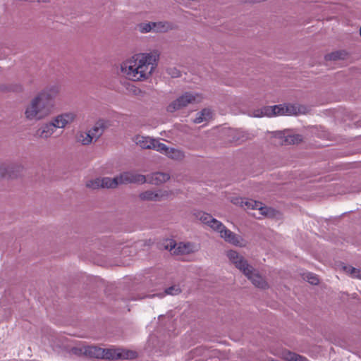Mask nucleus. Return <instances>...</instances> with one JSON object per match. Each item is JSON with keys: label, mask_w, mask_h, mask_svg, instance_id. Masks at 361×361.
<instances>
[{"label": "nucleus", "mask_w": 361, "mask_h": 361, "mask_svg": "<svg viewBox=\"0 0 361 361\" xmlns=\"http://www.w3.org/2000/svg\"><path fill=\"white\" fill-rule=\"evenodd\" d=\"M159 58L157 51L135 54L121 64V71L130 80H146L155 70Z\"/></svg>", "instance_id": "1"}, {"label": "nucleus", "mask_w": 361, "mask_h": 361, "mask_svg": "<svg viewBox=\"0 0 361 361\" xmlns=\"http://www.w3.org/2000/svg\"><path fill=\"white\" fill-rule=\"evenodd\" d=\"M227 257L230 262L239 269L257 288L266 289L269 287L268 283L259 274L258 271L250 265L243 256L235 250L227 252Z\"/></svg>", "instance_id": "2"}, {"label": "nucleus", "mask_w": 361, "mask_h": 361, "mask_svg": "<svg viewBox=\"0 0 361 361\" xmlns=\"http://www.w3.org/2000/svg\"><path fill=\"white\" fill-rule=\"evenodd\" d=\"M195 215L201 222L219 233L220 237L226 242L235 246L243 247L245 245L244 240L240 235L228 229L221 221L213 218L209 214L197 212Z\"/></svg>", "instance_id": "3"}, {"label": "nucleus", "mask_w": 361, "mask_h": 361, "mask_svg": "<svg viewBox=\"0 0 361 361\" xmlns=\"http://www.w3.org/2000/svg\"><path fill=\"white\" fill-rule=\"evenodd\" d=\"M305 108L297 104H284L272 106H264L255 110L252 112L254 117L274 116H293L305 113Z\"/></svg>", "instance_id": "4"}, {"label": "nucleus", "mask_w": 361, "mask_h": 361, "mask_svg": "<svg viewBox=\"0 0 361 361\" xmlns=\"http://www.w3.org/2000/svg\"><path fill=\"white\" fill-rule=\"evenodd\" d=\"M52 111L51 106L37 94L25 106L24 114L27 121H39L47 118Z\"/></svg>", "instance_id": "5"}, {"label": "nucleus", "mask_w": 361, "mask_h": 361, "mask_svg": "<svg viewBox=\"0 0 361 361\" xmlns=\"http://www.w3.org/2000/svg\"><path fill=\"white\" fill-rule=\"evenodd\" d=\"M202 100L203 96L202 94L194 92H187L170 103L167 106V111L173 113L186 107L189 104L200 103Z\"/></svg>", "instance_id": "6"}, {"label": "nucleus", "mask_w": 361, "mask_h": 361, "mask_svg": "<svg viewBox=\"0 0 361 361\" xmlns=\"http://www.w3.org/2000/svg\"><path fill=\"white\" fill-rule=\"evenodd\" d=\"M232 202L235 204L240 205L245 209L258 210L259 214L261 216H271L274 213V209L271 208L264 206L262 202L253 200L236 197L232 200Z\"/></svg>", "instance_id": "7"}, {"label": "nucleus", "mask_w": 361, "mask_h": 361, "mask_svg": "<svg viewBox=\"0 0 361 361\" xmlns=\"http://www.w3.org/2000/svg\"><path fill=\"white\" fill-rule=\"evenodd\" d=\"M75 355H85L91 358H102L111 360V355H109L110 348L104 349L97 346H82L74 348L72 350Z\"/></svg>", "instance_id": "8"}, {"label": "nucleus", "mask_w": 361, "mask_h": 361, "mask_svg": "<svg viewBox=\"0 0 361 361\" xmlns=\"http://www.w3.org/2000/svg\"><path fill=\"white\" fill-rule=\"evenodd\" d=\"M165 248L169 250L173 255H188L197 252L199 247L189 242H181L176 244L173 240H167Z\"/></svg>", "instance_id": "9"}, {"label": "nucleus", "mask_w": 361, "mask_h": 361, "mask_svg": "<svg viewBox=\"0 0 361 361\" xmlns=\"http://www.w3.org/2000/svg\"><path fill=\"white\" fill-rule=\"evenodd\" d=\"M132 140L137 146L144 149H154L158 152L164 149L159 139L149 136L137 134Z\"/></svg>", "instance_id": "10"}, {"label": "nucleus", "mask_w": 361, "mask_h": 361, "mask_svg": "<svg viewBox=\"0 0 361 361\" xmlns=\"http://www.w3.org/2000/svg\"><path fill=\"white\" fill-rule=\"evenodd\" d=\"M178 191L173 192L172 190H146L139 195L140 200L144 201L159 202L170 198L172 195L178 194Z\"/></svg>", "instance_id": "11"}, {"label": "nucleus", "mask_w": 361, "mask_h": 361, "mask_svg": "<svg viewBox=\"0 0 361 361\" xmlns=\"http://www.w3.org/2000/svg\"><path fill=\"white\" fill-rule=\"evenodd\" d=\"M77 118V114L73 111H64L51 118L56 129H65L71 126Z\"/></svg>", "instance_id": "12"}, {"label": "nucleus", "mask_w": 361, "mask_h": 361, "mask_svg": "<svg viewBox=\"0 0 361 361\" xmlns=\"http://www.w3.org/2000/svg\"><path fill=\"white\" fill-rule=\"evenodd\" d=\"M119 185L129 183H144L146 178L144 175L140 174L133 171H125L118 176Z\"/></svg>", "instance_id": "13"}, {"label": "nucleus", "mask_w": 361, "mask_h": 361, "mask_svg": "<svg viewBox=\"0 0 361 361\" xmlns=\"http://www.w3.org/2000/svg\"><path fill=\"white\" fill-rule=\"evenodd\" d=\"M60 92V87L57 85H50L40 92L37 95L47 104L51 106V109L54 108V100Z\"/></svg>", "instance_id": "14"}, {"label": "nucleus", "mask_w": 361, "mask_h": 361, "mask_svg": "<svg viewBox=\"0 0 361 361\" xmlns=\"http://www.w3.org/2000/svg\"><path fill=\"white\" fill-rule=\"evenodd\" d=\"M23 166L18 162H4L0 164V171L2 178H13L20 172Z\"/></svg>", "instance_id": "15"}, {"label": "nucleus", "mask_w": 361, "mask_h": 361, "mask_svg": "<svg viewBox=\"0 0 361 361\" xmlns=\"http://www.w3.org/2000/svg\"><path fill=\"white\" fill-rule=\"evenodd\" d=\"M52 121L43 123L36 131V135L41 139L50 138L56 131Z\"/></svg>", "instance_id": "16"}, {"label": "nucleus", "mask_w": 361, "mask_h": 361, "mask_svg": "<svg viewBox=\"0 0 361 361\" xmlns=\"http://www.w3.org/2000/svg\"><path fill=\"white\" fill-rule=\"evenodd\" d=\"M109 126V122L107 120H98L92 128L88 130L92 139L97 141L104 133L105 129Z\"/></svg>", "instance_id": "17"}, {"label": "nucleus", "mask_w": 361, "mask_h": 361, "mask_svg": "<svg viewBox=\"0 0 361 361\" xmlns=\"http://www.w3.org/2000/svg\"><path fill=\"white\" fill-rule=\"evenodd\" d=\"M109 353L111 355V360L133 359L137 356L136 352L123 348H110Z\"/></svg>", "instance_id": "18"}, {"label": "nucleus", "mask_w": 361, "mask_h": 361, "mask_svg": "<svg viewBox=\"0 0 361 361\" xmlns=\"http://www.w3.org/2000/svg\"><path fill=\"white\" fill-rule=\"evenodd\" d=\"M161 145L164 146V149L161 151H158L159 152L165 154L172 159L180 160L183 159L184 153L182 151L175 148H169L164 143H161Z\"/></svg>", "instance_id": "19"}, {"label": "nucleus", "mask_w": 361, "mask_h": 361, "mask_svg": "<svg viewBox=\"0 0 361 361\" xmlns=\"http://www.w3.org/2000/svg\"><path fill=\"white\" fill-rule=\"evenodd\" d=\"M76 140L82 145H88L94 141L89 131L78 132L76 135Z\"/></svg>", "instance_id": "20"}, {"label": "nucleus", "mask_w": 361, "mask_h": 361, "mask_svg": "<svg viewBox=\"0 0 361 361\" xmlns=\"http://www.w3.org/2000/svg\"><path fill=\"white\" fill-rule=\"evenodd\" d=\"M153 32H165L172 29V25L169 22L158 21L153 22Z\"/></svg>", "instance_id": "21"}, {"label": "nucleus", "mask_w": 361, "mask_h": 361, "mask_svg": "<svg viewBox=\"0 0 361 361\" xmlns=\"http://www.w3.org/2000/svg\"><path fill=\"white\" fill-rule=\"evenodd\" d=\"M212 117V111L208 109H204L202 111L197 114L193 122L195 123H201L204 121H209Z\"/></svg>", "instance_id": "22"}, {"label": "nucleus", "mask_w": 361, "mask_h": 361, "mask_svg": "<svg viewBox=\"0 0 361 361\" xmlns=\"http://www.w3.org/2000/svg\"><path fill=\"white\" fill-rule=\"evenodd\" d=\"M118 185V176L114 178H102V188H116Z\"/></svg>", "instance_id": "23"}, {"label": "nucleus", "mask_w": 361, "mask_h": 361, "mask_svg": "<svg viewBox=\"0 0 361 361\" xmlns=\"http://www.w3.org/2000/svg\"><path fill=\"white\" fill-rule=\"evenodd\" d=\"M282 357L286 361H308L306 357L288 350L283 353Z\"/></svg>", "instance_id": "24"}, {"label": "nucleus", "mask_w": 361, "mask_h": 361, "mask_svg": "<svg viewBox=\"0 0 361 361\" xmlns=\"http://www.w3.org/2000/svg\"><path fill=\"white\" fill-rule=\"evenodd\" d=\"M169 178L170 176L168 173L157 172L152 174V182L154 184L158 185L167 181Z\"/></svg>", "instance_id": "25"}, {"label": "nucleus", "mask_w": 361, "mask_h": 361, "mask_svg": "<svg viewBox=\"0 0 361 361\" xmlns=\"http://www.w3.org/2000/svg\"><path fill=\"white\" fill-rule=\"evenodd\" d=\"M347 56V52L345 51H336L326 55V60L336 61L338 59H344Z\"/></svg>", "instance_id": "26"}, {"label": "nucleus", "mask_w": 361, "mask_h": 361, "mask_svg": "<svg viewBox=\"0 0 361 361\" xmlns=\"http://www.w3.org/2000/svg\"><path fill=\"white\" fill-rule=\"evenodd\" d=\"M181 290L178 286H172L168 288H166L164 291V293H161L157 295H153L152 297L157 295L159 298H163L166 295H176L180 293Z\"/></svg>", "instance_id": "27"}, {"label": "nucleus", "mask_w": 361, "mask_h": 361, "mask_svg": "<svg viewBox=\"0 0 361 361\" xmlns=\"http://www.w3.org/2000/svg\"><path fill=\"white\" fill-rule=\"evenodd\" d=\"M152 25H153V22H144L139 23L137 27L141 33H147L153 32V26Z\"/></svg>", "instance_id": "28"}, {"label": "nucleus", "mask_w": 361, "mask_h": 361, "mask_svg": "<svg viewBox=\"0 0 361 361\" xmlns=\"http://www.w3.org/2000/svg\"><path fill=\"white\" fill-rule=\"evenodd\" d=\"M85 185L87 188L93 190L102 188V178L89 180L86 182Z\"/></svg>", "instance_id": "29"}, {"label": "nucleus", "mask_w": 361, "mask_h": 361, "mask_svg": "<svg viewBox=\"0 0 361 361\" xmlns=\"http://www.w3.org/2000/svg\"><path fill=\"white\" fill-rule=\"evenodd\" d=\"M343 269L345 271L350 274L351 276L361 279V269H356L351 266H345Z\"/></svg>", "instance_id": "30"}, {"label": "nucleus", "mask_w": 361, "mask_h": 361, "mask_svg": "<svg viewBox=\"0 0 361 361\" xmlns=\"http://www.w3.org/2000/svg\"><path fill=\"white\" fill-rule=\"evenodd\" d=\"M302 140L300 135H288L285 137V142L289 145H294Z\"/></svg>", "instance_id": "31"}, {"label": "nucleus", "mask_w": 361, "mask_h": 361, "mask_svg": "<svg viewBox=\"0 0 361 361\" xmlns=\"http://www.w3.org/2000/svg\"><path fill=\"white\" fill-rule=\"evenodd\" d=\"M305 279H306L312 285H317L319 283V279L316 274L312 273H307L305 275Z\"/></svg>", "instance_id": "32"}, {"label": "nucleus", "mask_w": 361, "mask_h": 361, "mask_svg": "<svg viewBox=\"0 0 361 361\" xmlns=\"http://www.w3.org/2000/svg\"><path fill=\"white\" fill-rule=\"evenodd\" d=\"M168 73L173 78H178L180 76V71L176 68H171L168 69Z\"/></svg>", "instance_id": "33"}, {"label": "nucleus", "mask_w": 361, "mask_h": 361, "mask_svg": "<svg viewBox=\"0 0 361 361\" xmlns=\"http://www.w3.org/2000/svg\"><path fill=\"white\" fill-rule=\"evenodd\" d=\"M231 133H232V135H234V137H233L234 141L238 142V141L244 140L243 139L240 140V134H241V132L236 130H231Z\"/></svg>", "instance_id": "34"}, {"label": "nucleus", "mask_w": 361, "mask_h": 361, "mask_svg": "<svg viewBox=\"0 0 361 361\" xmlns=\"http://www.w3.org/2000/svg\"><path fill=\"white\" fill-rule=\"evenodd\" d=\"M198 351H199V350H198V349H196V350H195V353H196V354H199V353H198Z\"/></svg>", "instance_id": "35"}]
</instances>
